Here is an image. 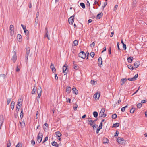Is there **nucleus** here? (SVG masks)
Here are the masks:
<instances>
[{
	"instance_id": "58836bf2",
	"label": "nucleus",
	"mask_w": 147,
	"mask_h": 147,
	"mask_svg": "<svg viewBox=\"0 0 147 147\" xmlns=\"http://www.w3.org/2000/svg\"><path fill=\"white\" fill-rule=\"evenodd\" d=\"M88 121L90 122V123H88L91 126H92L93 125V123H94L93 120H88Z\"/></svg>"
},
{
	"instance_id": "9d476101",
	"label": "nucleus",
	"mask_w": 147,
	"mask_h": 147,
	"mask_svg": "<svg viewBox=\"0 0 147 147\" xmlns=\"http://www.w3.org/2000/svg\"><path fill=\"white\" fill-rule=\"evenodd\" d=\"M13 55L12 57V60L13 62L14 63L15 62V61H16L17 60V57L16 55V52L15 51H13Z\"/></svg>"
},
{
	"instance_id": "5fc2aeb1",
	"label": "nucleus",
	"mask_w": 147,
	"mask_h": 147,
	"mask_svg": "<svg viewBox=\"0 0 147 147\" xmlns=\"http://www.w3.org/2000/svg\"><path fill=\"white\" fill-rule=\"evenodd\" d=\"M20 106H16V110L17 111V112H18L19 110L20 109Z\"/></svg>"
},
{
	"instance_id": "c9c22d12",
	"label": "nucleus",
	"mask_w": 147,
	"mask_h": 147,
	"mask_svg": "<svg viewBox=\"0 0 147 147\" xmlns=\"http://www.w3.org/2000/svg\"><path fill=\"white\" fill-rule=\"evenodd\" d=\"M117 117V115L116 114H114L112 115V117L113 119H115Z\"/></svg>"
},
{
	"instance_id": "393cba45",
	"label": "nucleus",
	"mask_w": 147,
	"mask_h": 147,
	"mask_svg": "<svg viewBox=\"0 0 147 147\" xmlns=\"http://www.w3.org/2000/svg\"><path fill=\"white\" fill-rule=\"evenodd\" d=\"M119 125V123H117L115 124H113L112 127H117Z\"/></svg>"
},
{
	"instance_id": "9b49d317",
	"label": "nucleus",
	"mask_w": 147,
	"mask_h": 147,
	"mask_svg": "<svg viewBox=\"0 0 147 147\" xmlns=\"http://www.w3.org/2000/svg\"><path fill=\"white\" fill-rule=\"evenodd\" d=\"M74 15L71 16L68 19V22L69 24H72L74 22Z\"/></svg>"
},
{
	"instance_id": "cd10ccee",
	"label": "nucleus",
	"mask_w": 147,
	"mask_h": 147,
	"mask_svg": "<svg viewBox=\"0 0 147 147\" xmlns=\"http://www.w3.org/2000/svg\"><path fill=\"white\" fill-rule=\"evenodd\" d=\"M78 43V42L77 40H75L73 43V46H77Z\"/></svg>"
},
{
	"instance_id": "0e129e2a",
	"label": "nucleus",
	"mask_w": 147,
	"mask_h": 147,
	"mask_svg": "<svg viewBox=\"0 0 147 147\" xmlns=\"http://www.w3.org/2000/svg\"><path fill=\"white\" fill-rule=\"evenodd\" d=\"M133 6L134 7L136 5V1H134L133 2Z\"/></svg>"
},
{
	"instance_id": "a18cd8bd",
	"label": "nucleus",
	"mask_w": 147,
	"mask_h": 147,
	"mask_svg": "<svg viewBox=\"0 0 147 147\" xmlns=\"http://www.w3.org/2000/svg\"><path fill=\"white\" fill-rule=\"evenodd\" d=\"M36 90L34 89V87L33 88L31 92L32 94H34L35 93Z\"/></svg>"
},
{
	"instance_id": "13d9d810",
	"label": "nucleus",
	"mask_w": 147,
	"mask_h": 147,
	"mask_svg": "<svg viewBox=\"0 0 147 147\" xmlns=\"http://www.w3.org/2000/svg\"><path fill=\"white\" fill-rule=\"evenodd\" d=\"M92 127L93 129H94L96 128V127H97V125L96 124H94Z\"/></svg>"
},
{
	"instance_id": "680f3d73",
	"label": "nucleus",
	"mask_w": 147,
	"mask_h": 147,
	"mask_svg": "<svg viewBox=\"0 0 147 147\" xmlns=\"http://www.w3.org/2000/svg\"><path fill=\"white\" fill-rule=\"evenodd\" d=\"M31 144L32 145H34L35 144V142L33 140H32L31 141Z\"/></svg>"
},
{
	"instance_id": "6e6552de",
	"label": "nucleus",
	"mask_w": 147,
	"mask_h": 147,
	"mask_svg": "<svg viewBox=\"0 0 147 147\" xmlns=\"http://www.w3.org/2000/svg\"><path fill=\"white\" fill-rule=\"evenodd\" d=\"M9 30L10 34L12 36L14 34V26L13 25H11L10 26Z\"/></svg>"
},
{
	"instance_id": "bf43d9fd",
	"label": "nucleus",
	"mask_w": 147,
	"mask_h": 147,
	"mask_svg": "<svg viewBox=\"0 0 147 147\" xmlns=\"http://www.w3.org/2000/svg\"><path fill=\"white\" fill-rule=\"evenodd\" d=\"M95 81H94L93 80H92L91 81V83L92 85H94L95 84Z\"/></svg>"
},
{
	"instance_id": "473e14b6",
	"label": "nucleus",
	"mask_w": 147,
	"mask_h": 147,
	"mask_svg": "<svg viewBox=\"0 0 147 147\" xmlns=\"http://www.w3.org/2000/svg\"><path fill=\"white\" fill-rule=\"evenodd\" d=\"M128 68L132 70L134 69V68H133V66L131 65H128Z\"/></svg>"
},
{
	"instance_id": "5701e85b",
	"label": "nucleus",
	"mask_w": 147,
	"mask_h": 147,
	"mask_svg": "<svg viewBox=\"0 0 147 147\" xmlns=\"http://www.w3.org/2000/svg\"><path fill=\"white\" fill-rule=\"evenodd\" d=\"M98 65L100 64L101 65L102 64V58L101 57H100L98 58Z\"/></svg>"
},
{
	"instance_id": "e433bc0d",
	"label": "nucleus",
	"mask_w": 147,
	"mask_h": 147,
	"mask_svg": "<svg viewBox=\"0 0 147 147\" xmlns=\"http://www.w3.org/2000/svg\"><path fill=\"white\" fill-rule=\"evenodd\" d=\"M135 108H132L130 110V112L131 113H133L135 111Z\"/></svg>"
},
{
	"instance_id": "412c9836",
	"label": "nucleus",
	"mask_w": 147,
	"mask_h": 147,
	"mask_svg": "<svg viewBox=\"0 0 147 147\" xmlns=\"http://www.w3.org/2000/svg\"><path fill=\"white\" fill-rule=\"evenodd\" d=\"M72 90L73 93H75L76 95L77 94L78 92V91L76 90L75 88L73 87L72 88Z\"/></svg>"
},
{
	"instance_id": "49530a36",
	"label": "nucleus",
	"mask_w": 147,
	"mask_h": 147,
	"mask_svg": "<svg viewBox=\"0 0 147 147\" xmlns=\"http://www.w3.org/2000/svg\"><path fill=\"white\" fill-rule=\"evenodd\" d=\"M24 32L25 33V34L26 35H28V34L29 32L26 29L25 30H24Z\"/></svg>"
},
{
	"instance_id": "4c0bfd02",
	"label": "nucleus",
	"mask_w": 147,
	"mask_h": 147,
	"mask_svg": "<svg viewBox=\"0 0 147 147\" xmlns=\"http://www.w3.org/2000/svg\"><path fill=\"white\" fill-rule=\"evenodd\" d=\"M80 6L82 7L83 9H84L85 7V6L84 4L83 3H80Z\"/></svg>"
},
{
	"instance_id": "c85d7f7f",
	"label": "nucleus",
	"mask_w": 147,
	"mask_h": 147,
	"mask_svg": "<svg viewBox=\"0 0 147 147\" xmlns=\"http://www.w3.org/2000/svg\"><path fill=\"white\" fill-rule=\"evenodd\" d=\"M93 115L96 118L98 116V113L97 112L94 111L93 113Z\"/></svg>"
},
{
	"instance_id": "f03ea898",
	"label": "nucleus",
	"mask_w": 147,
	"mask_h": 147,
	"mask_svg": "<svg viewBox=\"0 0 147 147\" xmlns=\"http://www.w3.org/2000/svg\"><path fill=\"white\" fill-rule=\"evenodd\" d=\"M43 137V135L40 132L39 133L37 137V140L38 142L40 143L41 142Z\"/></svg>"
},
{
	"instance_id": "4468645a",
	"label": "nucleus",
	"mask_w": 147,
	"mask_h": 147,
	"mask_svg": "<svg viewBox=\"0 0 147 147\" xmlns=\"http://www.w3.org/2000/svg\"><path fill=\"white\" fill-rule=\"evenodd\" d=\"M4 119L3 117L2 116H0V127H1V126L3 122Z\"/></svg>"
},
{
	"instance_id": "de8ad7c7",
	"label": "nucleus",
	"mask_w": 147,
	"mask_h": 147,
	"mask_svg": "<svg viewBox=\"0 0 147 147\" xmlns=\"http://www.w3.org/2000/svg\"><path fill=\"white\" fill-rule=\"evenodd\" d=\"M95 55L94 53V52H92L90 53V55L92 57H93Z\"/></svg>"
},
{
	"instance_id": "a211bd4d",
	"label": "nucleus",
	"mask_w": 147,
	"mask_h": 147,
	"mask_svg": "<svg viewBox=\"0 0 147 147\" xmlns=\"http://www.w3.org/2000/svg\"><path fill=\"white\" fill-rule=\"evenodd\" d=\"M127 79L126 78H123L121 80V85H123L126 82L127 80Z\"/></svg>"
},
{
	"instance_id": "aec40b11",
	"label": "nucleus",
	"mask_w": 147,
	"mask_h": 147,
	"mask_svg": "<svg viewBox=\"0 0 147 147\" xmlns=\"http://www.w3.org/2000/svg\"><path fill=\"white\" fill-rule=\"evenodd\" d=\"M71 87H67L66 89V92L68 94L70 93L71 91Z\"/></svg>"
},
{
	"instance_id": "e2e57ef3",
	"label": "nucleus",
	"mask_w": 147,
	"mask_h": 147,
	"mask_svg": "<svg viewBox=\"0 0 147 147\" xmlns=\"http://www.w3.org/2000/svg\"><path fill=\"white\" fill-rule=\"evenodd\" d=\"M90 46L92 47H94V46H95L94 42H93V43H92L91 44H90Z\"/></svg>"
},
{
	"instance_id": "c756f323",
	"label": "nucleus",
	"mask_w": 147,
	"mask_h": 147,
	"mask_svg": "<svg viewBox=\"0 0 147 147\" xmlns=\"http://www.w3.org/2000/svg\"><path fill=\"white\" fill-rule=\"evenodd\" d=\"M7 147H10L11 145V143L10 142V140H9L7 143Z\"/></svg>"
},
{
	"instance_id": "7ed1b4c3",
	"label": "nucleus",
	"mask_w": 147,
	"mask_h": 147,
	"mask_svg": "<svg viewBox=\"0 0 147 147\" xmlns=\"http://www.w3.org/2000/svg\"><path fill=\"white\" fill-rule=\"evenodd\" d=\"M105 111V109L103 108L101 110L100 113H99L100 117H105L107 115L104 113Z\"/></svg>"
},
{
	"instance_id": "3c124183",
	"label": "nucleus",
	"mask_w": 147,
	"mask_h": 147,
	"mask_svg": "<svg viewBox=\"0 0 147 147\" xmlns=\"http://www.w3.org/2000/svg\"><path fill=\"white\" fill-rule=\"evenodd\" d=\"M74 68L75 70H77L78 69V66L77 65H74Z\"/></svg>"
},
{
	"instance_id": "a878e982",
	"label": "nucleus",
	"mask_w": 147,
	"mask_h": 147,
	"mask_svg": "<svg viewBox=\"0 0 147 147\" xmlns=\"http://www.w3.org/2000/svg\"><path fill=\"white\" fill-rule=\"evenodd\" d=\"M56 135L58 137H60L62 135V134L59 131H57L55 132Z\"/></svg>"
},
{
	"instance_id": "4be33fe9",
	"label": "nucleus",
	"mask_w": 147,
	"mask_h": 147,
	"mask_svg": "<svg viewBox=\"0 0 147 147\" xmlns=\"http://www.w3.org/2000/svg\"><path fill=\"white\" fill-rule=\"evenodd\" d=\"M52 144L53 146H55V147H58L59 145L57 143L55 142H53L52 143Z\"/></svg>"
},
{
	"instance_id": "4d7b16f0",
	"label": "nucleus",
	"mask_w": 147,
	"mask_h": 147,
	"mask_svg": "<svg viewBox=\"0 0 147 147\" xmlns=\"http://www.w3.org/2000/svg\"><path fill=\"white\" fill-rule=\"evenodd\" d=\"M21 26L22 27V28L24 30L26 29V26H24V25H23L22 24L21 25Z\"/></svg>"
},
{
	"instance_id": "20e7f679",
	"label": "nucleus",
	"mask_w": 147,
	"mask_h": 147,
	"mask_svg": "<svg viewBox=\"0 0 147 147\" xmlns=\"http://www.w3.org/2000/svg\"><path fill=\"white\" fill-rule=\"evenodd\" d=\"M30 48L29 47H28L26 48V50L25 58L26 59L27 61L28 59V57L30 53Z\"/></svg>"
},
{
	"instance_id": "2eb2a0df",
	"label": "nucleus",
	"mask_w": 147,
	"mask_h": 147,
	"mask_svg": "<svg viewBox=\"0 0 147 147\" xmlns=\"http://www.w3.org/2000/svg\"><path fill=\"white\" fill-rule=\"evenodd\" d=\"M17 39L20 42H21L22 41V37L21 35L19 34H17Z\"/></svg>"
},
{
	"instance_id": "ddd939ff",
	"label": "nucleus",
	"mask_w": 147,
	"mask_h": 147,
	"mask_svg": "<svg viewBox=\"0 0 147 147\" xmlns=\"http://www.w3.org/2000/svg\"><path fill=\"white\" fill-rule=\"evenodd\" d=\"M50 68L52 69L53 73H55L56 72V69L54 67V65L52 63H51Z\"/></svg>"
},
{
	"instance_id": "338daca9",
	"label": "nucleus",
	"mask_w": 147,
	"mask_h": 147,
	"mask_svg": "<svg viewBox=\"0 0 147 147\" xmlns=\"http://www.w3.org/2000/svg\"><path fill=\"white\" fill-rule=\"evenodd\" d=\"M123 48L125 50L126 49V45L125 44H123Z\"/></svg>"
},
{
	"instance_id": "f8f14e48",
	"label": "nucleus",
	"mask_w": 147,
	"mask_h": 147,
	"mask_svg": "<svg viewBox=\"0 0 147 147\" xmlns=\"http://www.w3.org/2000/svg\"><path fill=\"white\" fill-rule=\"evenodd\" d=\"M138 74H135V76L132 78H128V80L129 81H133L135 80L138 77Z\"/></svg>"
},
{
	"instance_id": "6e6d98bb",
	"label": "nucleus",
	"mask_w": 147,
	"mask_h": 147,
	"mask_svg": "<svg viewBox=\"0 0 147 147\" xmlns=\"http://www.w3.org/2000/svg\"><path fill=\"white\" fill-rule=\"evenodd\" d=\"M38 114L39 112L38 111H37L36 112V119H37L38 117Z\"/></svg>"
},
{
	"instance_id": "f704fd0d",
	"label": "nucleus",
	"mask_w": 147,
	"mask_h": 147,
	"mask_svg": "<svg viewBox=\"0 0 147 147\" xmlns=\"http://www.w3.org/2000/svg\"><path fill=\"white\" fill-rule=\"evenodd\" d=\"M23 117V112L22 109H21V111L20 112V117L22 119Z\"/></svg>"
},
{
	"instance_id": "bb28decb",
	"label": "nucleus",
	"mask_w": 147,
	"mask_h": 147,
	"mask_svg": "<svg viewBox=\"0 0 147 147\" xmlns=\"http://www.w3.org/2000/svg\"><path fill=\"white\" fill-rule=\"evenodd\" d=\"M15 103L14 102L12 101L11 102V107L12 108V109L13 110L14 107Z\"/></svg>"
},
{
	"instance_id": "37998d69",
	"label": "nucleus",
	"mask_w": 147,
	"mask_h": 147,
	"mask_svg": "<svg viewBox=\"0 0 147 147\" xmlns=\"http://www.w3.org/2000/svg\"><path fill=\"white\" fill-rule=\"evenodd\" d=\"M142 106V104L141 103H139L137 105V107L138 108H140Z\"/></svg>"
},
{
	"instance_id": "72a5a7b5",
	"label": "nucleus",
	"mask_w": 147,
	"mask_h": 147,
	"mask_svg": "<svg viewBox=\"0 0 147 147\" xmlns=\"http://www.w3.org/2000/svg\"><path fill=\"white\" fill-rule=\"evenodd\" d=\"M78 106L77 104L76 103H75V104H74V108L75 110H76L77 109V108L78 107Z\"/></svg>"
},
{
	"instance_id": "dca6fc26",
	"label": "nucleus",
	"mask_w": 147,
	"mask_h": 147,
	"mask_svg": "<svg viewBox=\"0 0 147 147\" xmlns=\"http://www.w3.org/2000/svg\"><path fill=\"white\" fill-rule=\"evenodd\" d=\"M103 142L105 144H108L109 142L108 140L105 138H103Z\"/></svg>"
},
{
	"instance_id": "79ce46f5",
	"label": "nucleus",
	"mask_w": 147,
	"mask_h": 147,
	"mask_svg": "<svg viewBox=\"0 0 147 147\" xmlns=\"http://www.w3.org/2000/svg\"><path fill=\"white\" fill-rule=\"evenodd\" d=\"M11 100V98H8L7 99V105L9 104Z\"/></svg>"
},
{
	"instance_id": "f257e3e1",
	"label": "nucleus",
	"mask_w": 147,
	"mask_h": 147,
	"mask_svg": "<svg viewBox=\"0 0 147 147\" xmlns=\"http://www.w3.org/2000/svg\"><path fill=\"white\" fill-rule=\"evenodd\" d=\"M42 91V89L40 86L38 88L37 90V93L38 94V97L37 98V100L38 102L39 100H40V96H41V93Z\"/></svg>"
},
{
	"instance_id": "09e8293b",
	"label": "nucleus",
	"mask_w": 147,
	"mask_h": 147,
	"mask_svg": "<svg viewBox=\"0 0 147 147\" xmlns=\"http://www.w3.org/2000/svg\"><path fill=\"white\" fill-rule=\"evenodd\" d=\"M66 100H67V101H66L67 102H69V103H71V99L70 98H66Z\"/></svg>"
},
{
	"instance_id": "2f4dec72",
	"label": "nucleus",
	"mask_w": 147,
	"mask_h": 147,
	"mask_svg": "<svg viewBox=\"0 0 147 147\" xmlns=\"http://www.w3.org/2000/svg\"><path fill=\"white\" fill-rule=\"evenodd\" d=\"M20 124L21 125V126L22 127H24L25 126V123L23 121L21 122L20 123Z\"/></svg>"
},
{
	"instance_id": "69168bd1",
	"label": "nucleus",
	"mask_w": 147,
	"mask_h": 147,
	"mask_svg": "<svg viewBox=\"0 0 147 147\" xmlns=\"http://www.w3.org/2000/svg\"><path fill=\"white\" fill-rule=\"evenodd\" d=\"M111 47H110L108 49L109 53V54H110L111 53Z\"/></svg>"
},
{
	"instance_id": "ea45409f",
	"label": "nucleus",
	"mask_w": 147,
	"mask_h": 147,
	"mask_svg": "<svg viewBox=\"0 0 147 147\" xmlns=\"http://www.w3.org/2000/svg\"><path fill=\"white\" fill-rule=\"evenodd\" d=\"M48 126V124H47V123H45L44 124V125L43 126V129H47V127Z\"/></svg>"
},
{
	"instance_id": "423d86ee",
	"label": "nucleus",
	"mask_w": 147,
	"mask_h": 147,
	"mask_svg": "<svg viewBox=\"0 0 147 147\" xmlns=\"http://www.w3.org/2000/svg\"><path fill=\"white\" fill-rule=\"evenodd\" d=\"M117 140L118 142L120 144H125V143L124 140L121 138H118Z\"/></svg>"
},
{
	"instance_id": "7c9ffc66",
	"label": "nucleus",
	"mask_w": 147,
	"mask_h": 147,
	"mask_svg": "<svg viewBox=\"0 0 147 147\" xmlns=\"http://www.w3.org/2000/svg\"><path fill=\"white\" fill-rule=\"evenodd\" d=\"M128 106V105H127L125 107H122L121 109V111L124 112L125 111V108H127Z\"/></svg>"
},
{
	"instance_id": "8fccbe9b",
	"label": "nucleus",
	"mask_w": 147,
	"mask_h": 147,
	"mask_svg": "<svg viewBox=\"0 0 147 147\" xmlns=\"http://www.w3.org/2000/svg\"><path fill=\"white\" fill-rule=\"evenodd\" d=\"M102 126V122H101L99 125V126L98 127V128L101 129Z\"/></svg>"
},
{
	"instance_id": "a19ab883",
	"label": "nucleus",
	"mask_w": 147,
	"mask_h": 147,
	"mask_svg": "<svg viewBox=\"0 0 147 147\" xmlns=\"http://www.w3.org/2000/svg\"><path fill=\"white\" fill-rule=\"evenodd\" d=\"M6 76L4 74L0 75V78H2L3 79H5L6 77Z\"/></svg>"
},
{
	"instance_id": "774afa93",
	"label": "nucleus",
	"mask_w": 147,
	"mask_h": 147,
	"mask_svg": "<svg viewBox=\"0 0 147 147\" xmlns=\"http://www.w3.org/2000/svg\"><path fill=\"white\" fill-rule=\"evenodd\" d=\"M118 7V5H116L114 7V11L116 10L117 9V8Z\"/></svg>"
},
{
	"instance_id": "1a4fd4ad",
	"label": "nucleus",
	"mask_w": 147,
	"mask_h": 147,
	"mask_svg": "<svg viewBox=\"0 0 147 147\" xmlns=\"http://www.w3.org/2000/svg\"><path fill=\"white\" fill-rule=\"evenodd\" d=\"M68 67H67L66 65H64L63 68V73H65V74H66L68 72Z\"/></svg>"
},
{
	"instance_id": "f3484780",
	"label": "nucleus",
	"mask_w": 147,
	"mask_h": 147,
	"mask_svg": "<svg viewBox=\"0 0 147 147\" xmlns=\"http://www.w3.org/2000/svg\"><path fill=\"white\" fill-rule=\"evenodd\" d=\"M139 65V62L137 61L136 62L134 65V68H136L138 67Z\"/></svg>"
},
{
	"instance_id": "052dcab7",
	"label": "nucleus",
	"mask_w": 147,
	"mask_h": 147,
	"mask_svg": "<svg viewBox=\"0 0 147 147\" xmlns=\"http://www.w3.org/2000/svg\"><path fill=\"white\" fill-rule=\"evenodd\" d=\"M38 18H36V19H35V23L37 24L38 23Z\"/></svg>"
},
{
	"instance_id": "39448f33",
	"label": "nucleus",
	"mask_w": 147,
	"mask_h": 147,
	"mask_svg": "<svg viewBox=\"0 0 147 147\" xmlns=\"http://www.w3.org/2000/svg\"><path fill=\"white\" fill-rule=\"evenodd\" d=\"M79 56L82 58L84 59L86 57V55L85 52L82 51L79 54Z\"/></svg>"
},
{
	"instance_id": "c03bdc74",
	"label": "nucleus",
	"mask_w": 147,
	"mask_h": 147,
	"mask_svg": "<svg viewBox=\"0 0 147 147\" xmlns=\"http://www.w3.org/2000/svg\"><path fill=\"white\" fill-rule=\"evenodd\" d=\"M18 104L17 105V106L20 107L22 104V102H18Z\"/></svg>"
},
{
	"instance_id": "864d4df0",
	"label": "nucleus",
	"mask_w": 147,
	"mask_h": 147,
	"mask_svg": "<svg viewBox=\"0 0 147 147\" xmlns=\"http://www.w3.org/2000/svg\"><path fill=\"white\" fill-rule=\"evenodd\" d=\"M119 132L118 131H116V132L115 133V134L114 135V136H117L118 135Z\"/></svg>"
},
{
	"instance_id": "6ab92c4d",
	"label": "nucleus",
	"mask_w": 147,
	"mask_h": 147,
	"mask_svg": "<svg viewBox=\"0 0 147 147\" xmlns=\"http://www.w3.org/2000/svg\"><path fill=\"white\" fill-rule=\"evenodd\" d=\"M103 15V13L101 12L100 13L98 14L96 17V19H100L102 16Z\"/></svg>"
},
{
	"instance_id": "603ef678",
	"label": "nucleus",
	"mask_w": 147,
	"mask_h": 147,
	"mask_svg": "<svg viewBox=\"0 0 147 147\" xmlns=\"http://www.w3.org/2000/svg\"><path fill=\"white\" fill-rule=\"evenodd\" d=\"M48 140V137L47 136L45 137V140L42 142V143H44L46 141H47Z\"/></svg>"
},
{
	"instance_id": "0eeeda50",
	"label": "nucleus",
	"mask_w": 147,
	"mask_h": 147,
	"mask_svg": "<svg viewBox=\"0 0 147 147\" xmlns=\"http://www.w3.org/2000/svg\"><path fill=\"white\" fill-rule=\"evenodd\" d=\"M100 95V92H98L95 93L93 97L96 100H98L99 99Z\"/></svg>"
},
{
	"instance_id": "b1692460",
	"label": "nucleus",
	"mask_w": 147,
	"mask_h": 147,
	"mask_svg": "<svg viewBox=\"0 0 147 147\" xmlns=\"http://www.w3.org/2000/svg\"><path fill=\"white\" fill-rule=\"evenodd\" d=\"M128 62L129 63L132 62L133 60V58L132 57H130L128 58L127 59Z\"/></svg>"
}]
</instances>
